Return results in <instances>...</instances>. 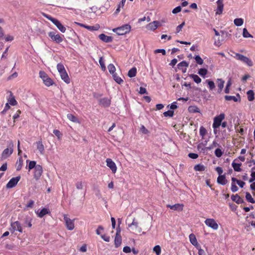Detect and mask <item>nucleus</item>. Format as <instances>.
Here are the masks:
<instances>
[{
  "instance_id": "f257e3e1",
  "label": "nucleus",
  "mask_w": 255,
  "mask_h": 255,
  "mask_svg": "<svg viewBox=\"0 0 255 255\" xmlns=\"http://www.w3.org/2000/svg\"><path fill=\"white\" fill-rule=\"evenodd\" d=\"M57 69L60 74L61 79L66 83L69 84L71 82L70 78H69L67 72L63 64L59 63L57 65Z\"/></svg>"
},
{
  "instance_id": "f03ea898",
  "label": "nucleus",
  "mask_w": 255,
  "mask_h": 255,
  "mask_svg": "<svg viewBox=\"0 0 255 255\" xmlns=\"http://www.w3.org/2000/svg\"><path fill=\"white\" fill-rule=\"evenodd\" d=\"M48 35L51 40L57 44L61 43L64 38V36L62 34L56 33L55 31H50L48 33Z\"/></svg>"
},
{
  "instance_id": "7ed1b4c3",
  "label": "nucleus",
  "mask_w": 255,
  "mask_h": 255,
  "mask_svg": "<svg viewBox=\"0 0 255 255\" xmlns=\"http://www.w3.org/2000/svg\"><path fill=\"white\" fill-rule=\"evenodd\" d=\"M131 26L129 24H124L120 27L113 29V31L119 35L126 34L130 31Z\"/></svg>"
},
{
  "instance_id": "20e7f679",
  "label": "nucleus",
  "mask_w": 255,
  "mask_h": 255,
  "mask_svg": "<svg viewBox=\"0 0 255 255\" xmlns=\"http://www.w3.org/2000/svg\"><path fill=\"white\" fill-rule=\"evenodd\" d=\"M225 118V115L224 113H221L219 115L214 117L212 127L214 128V132L216 133L215 129L218 128Z\"/></svg>"
},
{
  "instance_id": "39448f33",
  "label": "nucleus",
  "mask_w": 255,
  "mask_h": 255,
  "mask_svg": "<svg viewBox=\"0 0 255 255\" xmlns=\"http://www.w3.org/2000/svg\"><path fill=\"white\" fill-rule=\"evenodd\" d=\"M45 17L50 20L61 32L64 33L66 31V27L58 19L48 15H45Z\"/></svg>"
},
{
  "instance_id": "423d86ee",
  "label": "nucleus",
  "mask_w": 255,
  "mask_h": 255,
  "mask_svg": "<svg viewBox=\"0 0 255 255\" xmlns=\"http://www.w3.org/2000/svg\"><path fill=\"white\" fill-rule=\"evenodd\" d=\"M13 151V144L10 141L8 145V147L5 148L1 153V159H4L8 157Z\"/></svg>"
},
{
  "instance_id": "0eeeda50",
  "label": "nucleus",
  "mask_w": 255,
  "mask_h": 255,
  "mask_svg": "<svg viewBox=\"0 0 255 255\" xmlns=\"http://www.w3.org/2000/svg\"><path fill=\"white\" fill-rule=\"evenodd\" d=\"M235 58L245 63L250 67L253 66V62L252 60L243 55L237 53L235 54Z\"/></svg>"
},
{
  "instance_id": "6e6552de",
  "label": "nucleus",
  "mask_w": 255,
  "mask_h": 255,
  "mask_svg": "<svg viewBox=\"0 0 255 255\" xmlns=\"http://www.w3.org/2000/svg\"><path fill=\"white\" fill-rule=\"evenodd\" d=\"M128 227L130 228L135 233L138 234L141 233L142 229L138 226V222L135 220V218L133 219L132 223L128 225Z\"/></svg>"
},
{
  "instance_id": "1a4fd4ad",
  "label": "nucleus",
  "mask_w": 255,
  "mask_h": 255,
  "mask_svg": "<svg viewBox=\"0 0 255 255\" xmlns=\"http://www.w3.org/2000/svg\"><path fill=\"white\" fill-rule=\"evenodd\" d=\"M204 222L208 227L213 229L214 230H217L219 228L218 224L214 219H207Z\"/></svg>"
},
{
  "instance_id": "9d476101",
  "label": "nucleus",
  "mask_w": 255,
  "mask_h": 255,
  "mask_svg": "<svg viewBox=\"0 0 255 255\" xmlns=\"http://www.w3.org/2000/svg\"><path fill=\"white\" fill-rule=\"evenodd\" d=\"M64 220L65 222L66 228L69 230H72L75 228L74 220L70 219L66 215H64Z\"/></svg>"
},
{
  "instance_id": "9b49d317",
  "label": "nucleus",
  "mask_w": 255,
  "mask_h": 255,
  "mask_svg": "<svg viewBox=\"0 0 255 255\" xmlns=\"http://www.w3.org/2000/svg\"><path fill=\"white\" fill-rule=\"evenodd\" d=\"M10 231L13 233L15 231H17L20 233H22V228L21 224L18 221H15L11 223Z\"/></svg>"
},
{
  "instance_id": "f8f14e48",
  "label": "nucleus",
  "mask_w": 255,
  "mask_h": 255,
  "mask_svg": "<svg viewBox=\"0 0 255 255\" xmlns=\"http://www.w3.org/2000/svg\"><path fill=\"white\" fill-rule=\"evenodd\" d=\"M20 179V176H18L15 177H13L10 179L8 182L6 184V187L7 188H11L14 187Z\"/></svg>"
},
{
  "instance_id": "ddd939ff",
  "label": "nucleus",
  "mask_w": 255,
  "mask_h": 255,
  "mask_svg": "<svg viewBox=\"0 0 255 255\" xmlns=\"http://www.w3.org/2000/svg\"><path fill=\"white\" fill-rule=\"evenodd\" d=\"M224 0H218L217 1V8L215 10L216 15H220L222 13L224 9Z\"/></svg>"
},
{
  "instance_id": "4468645a",
  "label": "nucleus",
  "mask_w": 255,
  "mask_h": 255,
  "mask_svg": "<svg viewBox=\"0 0 255 255\" xmlns=\"http://www.w3.org/2000/svg\"><path fill=\"white\" fill-rule=\"evenodd\" d=\"M107 165L112 170L113 173H115L117 171V167L115 163L111 158H107L106 159Z\"/></svg>"
},
{
  "instance_id": "2eb2a0df",
  "label": "nucleus",
  "mask_w": 255,
  "mask_h": 255,
  "mask_svg": "<svg viewBox=\"0 0 255 255\" xmlns=\"http://www.w3.org/2000/svg\"><path fill=\"white\" fill-rule=\"evenodd\" d=\"M166 207L167 208H170L171 210H173L174 211H182L183 210L184 205L183 204H175L173 205H171L170 204H167L166 205Z\"/></svg>"
},
{
  "instance_id": "dca6fc26",
  "label": "nucleus",
  "mask_w": 255,
  "mask_h": 255,
  "mask_svg": "<svg viewBox=\"0 0 255 255\" xmlns=\"http://www.w3.org/2000/svg\"><path fill=\"white\" fill-rule=\"evenodd\" d=\"M43 172L42 167L40 165H37L34 168V177L36 179H38L42 175Z\"/></svg>"
},
{
  "instance_id": "f3484780",
  "label": "nucleus",
  "mask_w": 255,
  "mask_h": 255,
  "mask_svg": "<svg viewBox=\"0 0 255 255\" xmlns=\"http://www.w3.org/2000/svg\"><path fill=\"white\" fill-rule=\"evenodd\" d=\"M7 92L9 94L7 97L8 103L12 106L16 105L17 104V102L15 100V97L13 96L12 93L10 91H8Z\"/></svg>"
},
{
  "instance_id": "a211bd4d",
  "label": "nucleus",
  "mask_w": 255,
  "mask_h": 255,
  "mask_svg": "<svg viewBox=\"0 0 255 255\" xmlns=\"http://www.w3.org/2000/svg\"><path fill=\"white\" fill-rule=\"evenodd\" d=\"M99 104L104 107H108L111 105V100L108 98H103L99 100Z\"/></svg>"
},
{
  "instance_id": "6ab92c4d",
  "label": "nucleus",
  "mask_w": 255,
  "mask_h": 255,
  "mask_svg": "<svg viewBox=\"0 0 255 255\" xmlns=\"http://www.w3.org/2000/svg\"><path fill=\"white\" fill-rule=\"evenodd\" d=\"M99 38L105 42H111L113 41V37L112 36L106 35V34L102 33L99 35Z\"/></svg>"
},
{
  "instance_id": "aec40b11",
  "label": "nucleus",
  "mask_w": 255,
  "mask_h": 255,
  "mask_svg": "<svg viewBox=\"0 0 255 255\" xmlns=\"http://www.w3.org/2000/svg\"><path fill=\"white\" fill-rule=\"evenodd\" d=\"M76 24H78V25L80 26L81 27H84V28L87 29L88 30H89L90 31L97 30H98V29L99 28V25L89 26V25H86L85 24L80 23H78V22H76Z\"/></svg>"
},
{
  "instance_id": "412c9836",
  "label": "nucleus",
  "mask_w": 255,
  "mask_h": 255,
  "mask_svg": "<svg viewBox=\"0 0 255 255\" xmlns=\"http://www.w3.org/2000/svg\"><path fill=\"white\" fill-rule=\"evenodd\" d=\"M237 161V159H234L232 163V166L235 171L241 172L242 171V169L241 168L242 163L236 162Z\"/></svg>"
},
{
  "instance_id": "4be33fe9",
  "label": "nucleus",
  "mask_w": 255,
  "mask_h": 255,
  "mask_svg": "<svg viewBox=\"0 0 255 255\" xmlns=\"http://www.w3.org/2000/svg\"><path fill=\"white\" fill-rule=\"evenodd\" d=\"M231 199L232 201H233L234 202H236L238 204L244 202V200L242 198H241V197L237 194H236V195H232Z\"/></svg>"
},
{
  "instance_id": "5701e85b",
  "label": "nucleus",
  "mask_w": 255,
  "mask_h": 255,
  "mask_svg": "<svg viewBox=\"0 0 255 255\" xmlns=\"http://www.w3.org/2000/svg\"><path fill=\"white\" fill-rule=\"evenodd\" d=\"M159 22L157 21H154L149 23L147 26V28L150 30H155L158 26Z\"/></svg>"
},
{
  "instance_id": "b1692460",
  "label": "nucleus",
  "mask_w": 255,
  "mask_h": 255,
  "mask_svg": "<svg viewBox=\"0 0 255 255\" xmlns=\"http://www.w3.org/2000/svg\"><path fill=\"white\" fill-rule=\"evenodd\" d=\"M37 149L39 151L40 153L43 154L44 152V147L42 143V141L39 140L36 142Z\"/></svg>"
},
{
  "instance_id": "393cba45",
  "label": "nucleus",
  "mask_w": 255,
  "mask_h": 255,
  "mask_svg": "<svg viewBox=\"0 0 255 255\" xmlns=\"http://www.w3.org/2000/svg\"><path fill=\"white\" fill-rule=\"evenodd\" d=\"M217 182L221 185H224L228 182L225 175L219 176L217 178Z\"/></svg>"
},
{
  "instance_id": "a878e982",
  "label": "nucleus",
  "mask_w": 255,
  "mask_h": 255,
  "mask_svg": "<svg viewBox=\"0 0 255 255\" xmlns=\"http://www.w3.org/2000/svg\"><path fill=\"white\" fill-rule=\"evenodd\" d=\"M23 160L21 156H20L16 161L15 167L17 171H19L21 169L23 166Z\"/></svg>"
},
{
  "instance_id": "bb28decb",
  "label": "nucleus",
  "mask_w": 255,
  "mask_h": 255,
  "mask_svg": "<svg viewBox=\"0 0 255 255\" xmlns=\"http://www.w3.org/2000/svg\"><path fill=\"white\" fill-rule=\"evenodd\" d=\"M188 66H189V63H187L185 61H183L180 62L178 64V68L180 69L182 67H184L185 68L184 69H182V68L181 69L183 72H185L186 71V68L187 67H188Z\"/></svg>"
},
{
  "instance_id": "cd10ccee",
  "label": "nucleus",
  "mask_w": 255,
  "mask_h": 255,
  "mask_svg": "<svg viewBox=\"0 0 255 255\" xmlns=\"http://www.w3.org/2000/svg\"><path fill=\"white\" fill-rule=\"evenodd\" d=\"M189 240L190 243L194 246H197L198 245V242L196 239V236L194 234H191L189 236Z\"/></svg>"
},
{
  "instance_id": "c85d7f7f",
  "label": "nucleus",
  "mask_w": 255,
  "mask_h": 255,
  "mask_svg": "<svg viewBox=\"0 0 255 255\" xmlns=\"http://www.w3.org/2000/svg\"><path fill=\"white\" fill-rule=\"evenodd\" d=\"M49 213H50V212L48 209L46 208H43L39 212H37L38 216L40 218H42L46 214H48Z\"/></svg>"
},
{
  "instance_id": "c756f323",
  "label": "nucleus",
  "mask_w": 255,
  "mask_h": 255,
  "mask_svg": "<svg viewBox=\"0 0 255 255\" xmlns=\"http://www.w3.org/2000/svg\"><path fill=\"white\" fill-rule=\"evenodd\" d=\"M67 118L71 121L75 123H79V121L78 118L75 117L74 115L71 114H68L67 115Z\"/></svg>"
},
{
  "instance_id": "7c9ffc66",
  "label": "nucleus",
  "mask_w": 255,
  "mask_h": 255,
  "mask_svg": "<svg viewBox=\"0 0 255 255\" xmlns=\"http://www.w3.org/2000/svg\"><path fill=\"white\" fill-rule=\"evenodd\" d=\"M114 242L116 247H119V246H120L122 243L121 236H116Z\"/></svg>"
},
{
  "instance_id": "2f4dec72",
  "label": "nucleus",
  "mask_w": 255,
  "mask_h": 255,
  "mask_svg": "<svg viewBox=\"0 0 255 255\" xmlns=\"http://www.w3.org/2000/svg\"><path fill=\"white\" fill-rule=\"evenodd\" d=\"M224 81H223L221 79H218V92L221 93L223 90L224 85Z\"/></svg>"
},
{
  "instance_id": "473e14b6",
  "label": "nucleus",
  "mask_w": 255,
  "mask_h": 255,
  "mask_svg": "<svg viewBox=\"0 0 255 255\" xmlns=\"http://www.w3.org/2000/svg\"><path fill=\"white\" fill-rule=\"evenodd\" d=\"M136 68L133 67L128 71V77L132 78L136 76Z\"/></svg>"
},
{
  "instance_id": "72a5a7b5",
  "label": "nucleus",
  "mask_w": 255,
  "mask_h": 255,
  "mask_svg": "<svg viewBox=\"0 0 255 255\" xmlns=\"http://www.w3.org/2000/svg\"><path fill=\"white\" fill-rule=\"evenodd\" d=\"M206 169L205 166L201 164H198L194 166V169L196 171H203Z\"/></svg>"
},
{
  "instance_id": "f704fd0d",
  "label": "nucleus",
  "mask_w": 255,
  "mask_h": 255,
  "mask_svg": "<svg viewBox=\"0 0 255 255\" xmlns=\"http://www.w3.org/2000/svg\"><path fill=\"white\" fill-rule=\"evenodd\" d=\"M44 84L47 87L53 85L54 83L53 81L49 77L46 78L44 81H43Z\"/></svg>"
},
{
  "instance_id": "c9c22d12",
  "label": "nucleus",
  "mask_w": 255,
  "mask_h": 255,
  "mask_svg": "<svg viewBox=\"0 0 255 255\" xmlns=\"http://www.w3.org/2000/svg\"><path fill=\"white\" fill-rule=\"evenodd\" d=\"M248 99L249 101H253L254 99V92L253 90H250L247 92Z\"/></svg>"
},
{
  "instance_id": "e433bc0d",
  "label": "nucleus",
  "mask_w": 255,
  "mask_h": 255,
  "mask_svg": "<svg viewBox=\"0 0 255 255\" xmlns=\"http://www.w3.org/2000/svg\"><path fill=\"white\" fill-rule=\"evenodd\" d=\"M32 219L30 217H26L24 222V226H27L29 228L32 227Z\"/></svg>"
},
{
  "instance_id": "4c0bfd02",
  "label": "nucleus",
  "mask_w": 255,
  "mask_h": 255,
  "mask_svg": "<svg viewBox=\"0 0 255 255\" xmlns=\"http://www.w3.org/2000/svg\"><path fill=\"white\" fill-rule=\"evenodd\" d=\"M251 178L249 179V182L250 183H252L255 181V167H253L252 168L251 170Z\"/></svg>"
},
{
  "instance_id": "58836bf2",
  "label": "nucleus",
  "mask_w": 255,
  "mask_h": 255,
  "mask_svg": "<svg viewBox=\"0 0 255 255\" xmlns=\"http://www.w3.org/2000/svg\"><path fill=\"white\" fill-rule=\"evenodd\" d=\"M246 200L251 203H255V199L252 197L251 194L249 192H246Z\"/></svg>"
},
{
  "instance_id": "ea45409f",
  "label": "nucleus",
  "mask_w": 255,
  "mask_h": 255,
  "mask_svg": "<svg viewBox=\"0 0 255 255\" xmlns=\"http://www.w3.org/2000/svg\"><path fill=\"white\" fill-rule=\"evenodd\" d=\"M189 76L192 79H193V80H194V81L195 83H196L197 84H199V83H200L201 82V79L197 75H196V74H191V75H190Z\"/></svg>"
},
{
  "instance_id": "a19ab883",
  "label": "nucleus",
  "mask_w": 255,
  "mask_h": 255,
  "mask_svg": "<svg viewBox=\"0 0 255 255\" xmlns=\"http://www.w3.org/2000/svg\"><path fill=\"white\" fill-rule=\"evenodd\" d=\"M231 180L232 181L236 182L238 185L241 188H243L246 184L245 182L238 180L235 177H232Z\"/></svg>"
},
{
  "instance_id": "79ce46f5",
  "label": "nucleus",
  "mask_w": 255,
  "mask_h": 255,
  "mask_svg": "<svg viewBox=\"0 0 255 255\" xmlns=\"http://www.w3.org/2000/svg\"><path fill=\"white\" fill-rule=\"evenodd\" d=\"M207 131L204 127L202 126L200 128L199 134L203 139L204 138V136L207 134Z\"/></svg>"
},
{
  "instance_id": "37998d69",
  "label": "nucleus",
  "mask_w": 255,
  "mask_h": 255,
  "mask_svg": "<svg viewBox=\"0 0 255 255\" xmlns=\"http://www.w3.org/2000/svg\"><path fill=\"white\" fill-rule=\"evenodd\" d=\"M114 80L118 84H120L123 82V80L121 79V77L118 76L116 73L112 74Z\"/></svg>"
},
{
  "instance_id": "c03bdc74",
  "label": "nucleus",
  "mask_w": 255,
  "mask_h": 255,
  "mask_svg": "<svg viewBox=\"0 0 255 255\" xmlns=\"http://www.w3.org/2000/svg\"><path fill=\"white\" fill-rule=\"evenodd\" d=\"M234 24L238 26H241L244 23V20L242 18H238L234 19Z\"/></svg>"
},
{
  "instance_id": "a18cd8bd",
  "label": "nucleus",
  "mask_w": 255,
  "mask_h": 255,
  "mask_svg": "<svg viewBox=\"0 0 255 255\" xmlns=\"http://www.w3.org/2000/svg\"><path fill=\"white\" fill-rule=\"evenodd\" d=\"M188 110L190 112H192L193 113L200 112V109L196 106H190L188 108Z\"/></svg>"
},
{
  "instance_id": "49530a36",
  "label": "nucleus",
  "mask_w": 255,
  "mask_h": 255,
  "mask_svg": "<svg viewBox=\"0 0 255 255\" xmlns=\"http://www.w3.org/2000/svg\"><path fill=\"white\" fill-rule=\"evenodd\" d=\"M206 82L208 83L209 88L210 90H213L215 88V85L213 81L207 79L206 80Z\"/></svg>"
},
{
  "instance_id": "de8ad7c7",
  "label": "nucleus",
  "mask_w": 255,
  "mask_h": 255,
  "mask_svg": "<svg viewBox=\"0 0 255 255\" xmlns=\"http://www.w3.org/2000/svg\"><path fill=\"white\" fill-rule=\"evenodd\" d=\"M108 70L109 71V72L111 74H114L116 71V67H115V66L114 65V64H110L108 66Z\"/></svg>"
},
{
  "instance_id": "09e8293b",
  "label": "nucleus",
  "mask_w": 255,
  "mask_h": 255,
  "mask_svg": "<svg viewBox=\"0 0 255 255\" xmlns=\"http://www.w3.org/2000/svg\"><path fill=\"white\" fill-rule=\"evenodd\" d=\"M99 63L100 64L101 69L103 71H105L106 70V67L105 65V63L102 57H101L99 59Z\"/></svg>"
},
{
  "instance_id": "8fccbe9b",
  "label": "nucleus",
  "mask_w": 255,
  "mask_h": 255,
  "mask_svg": "<svg viewBox=\"0 0 255 255\" xmlns=\"http://www.w3.org/2000/svg\"><path fill=\"white\" fill-rule=\"evenodd\" d=\"M225 99L226 101L233 100L234 102H237L238 101V99L235 96H233L226 95L225 96Z\"/></svg>"
},
{
  "instance_id": "3c124183",
  "label": "nucleus",
  "mask_w": 255,
  "mask_h": 255,
  "mask_svg": "<svg viewBox=\"0 0 255 255\" xmlns=\"http://www.w3.org/2000/svg\"><path fill=\"white\" fill-rule=\"evenodd\" d=\"M153 252L155 253L156 255L161 254V248L159 245H156L153 248Z\"/></svg>"
},
{
  "instance_id": "603ef678",
  "label": "nucleus",
  "mask_w": 255,
  "mask_h": 255,
  "mask_svg": "<svg viewBox=\"0 0 255 255\" xmlns=\"http://www.w3.org/2000/svg\"><path fill=\"white\" fill-rule=\"evenodd\" d=\"M208 71L205 68H201L198 71V74L201 76H205L207 74Z\"/></svg>"
},
{
  "instance_id": "864d4df0",
  "label": "nucleus",
  "mask_w": 255,
  "mask_h": 255,
  "mask_svg": "<svg viewBox=\"0 0 255 255\" xmlns=\"http://www.w3.org/2000/svg\"><path fill=\"white\" fill-rule=\"evenodd\" d=\"M243 35L245 38L253 37V36L249 33L247 28H245L243 29Z\"/></svg>"
},
{
  "instance_id": "5fc2aeb1",
  "label": "nucleus",
  "mask_w": 255,
  "mask_h": 255,
  "mask_svg": "<svg viewBox=\"0 0 255 255\" xmlns=\"http://www.w3.org/2000/svg\"><path fill=\"white\" fill-rule=\"evenodd\" d=\"M39 74V77L42 79L43 81L49 77L47 74L43 71H40Z\"/></svg>"
},
{
  "instance_id": "6e6d98bb",
  "label": "nucleus",
  "mask_w": 255,
  "mask_h": 255,
  "mask_svg": "<svg viewBox=\"0 0 255 255\" xmlns=\"http://www.w3.org/2000/svg\"><path fill=\"white\" fill-rule=\"evenodd\" d=\"M36 162L35 161H29L28 168L29 170H31L33 168H35V166H36Z\"/></svg>"
},
{
  "instance_id": "4d7b16f0",
  "label": "nucleus",
  "mask_w": 255,
  "mask_h": 255,
  "mask_svg": "<svg viewBox=\"0 0 255 255\" xmlns=\"http://www.w3.org/2000/svg\"><path fill=\"white\" fill-rule=\"evenodd\" d=\"M232 85L231 80L230 79L227 84L226 87L225 89V92L227 94L230 92V87Z\"/></svg>"
},
{
  "instance_id": "13d9d810",
  "label": "nucleus",
  "mask_w": 255,
  "mask_h": 255,
  "mask_svg": "<svg viewBox=\"0 0 255 255\" xmlns=\"http://www.w3.org/2000/svg\"><path fill=\"white\" fill-rule=\"evenodd\" d=\"M236 182L232 181L231 189L233 192H236L238 190V187L236 186Z\"/></svg>"
},
{
  "instance_id": "bf43d9fd",
  "label": "nucleus",
  "mask_w": 255,
  "mask_h": 255,
  "mask_svg": "<svg viewBox=\"0 0 255 255\" xmlns=\"http://www.w3.org/2000/svg\"><path fill=\"white\" fill-rule=\"evenodd\" d=\"M223 154V151L220 148H217L215 151V154L217 157H221Z\"/></svg>"
},
{
  "instance_id": "052dcab7",
  "label": "nucleus",
  "mask_w": 255,
  "mask_h": 255,
  "mask_svg": "<svg viewBox=\"0 0 255 255\" xmlns=\"http://www.w3.org/2000/svg\"><path fill=\"white\" fill-rule=\"evenodd\" d=\"M196 62L199 65H202L203 63V60L199 55L196 56L195 57Z\"/></svg>"
},
{
  "instance_id": "680f3d73",
  "label": "nucleus",
  "mask_w": 255,
  "mask_h": 255,
  "mask_svg": "<svg viewBox=\"0 0 255 255\" xmlns=\"http://www.w3.org/2000/svg\"><path fill=\"white\" fill-rule=\"evenodd\" d=\"M174 112L171 110H168L166 112H165L163 113V115L165 117H171L173 116Z\"/></svg>"
},
{
  "instance_id": "e2e57ef3",
  "label": "nucleus",
  "mask_w": 255,
  "mask_h": 255,
  "mask_svg": "<svg viewBox=\"0 0 255 255\" xmlns=\"http://www.w3.org/2000/svg\"><path fill=\"white\" fill-rule=\"evenodd\" d=\"M53 133L58 137V139H60L62 136V133L58 129H54Z\"/></svg>"
},
{
  "instance_id": "0e129e2a",
  "label": "nucleus",
  "mask_w": 255,
  "mask_h": 255,
  "mask_svg": "<svg viewBox=\"0 0 255 255\" xmlns=\"http://www.w3.org/2000/svg\"><path fill=\"white\" fill-rule=\"evenodd\" d=\"M75 185L78 189H82L83 188V183L82 181H78Z\"/></svg>"
},
{
  "instance_id": "69168bd1",
  "label": "nucleus",
  "mask_w": 255,
  "mask_h": 255,
  "mask_svg": "<svg viewBox=\"0 0 255 255\" xmlns=\"http://www.w3.org/2000/svg\"><path fill=\"white\" fill-rule=\"evenodd\" d=\"M217 146H219V144L216 141H213L212 144L209 147H207V148L209 150H211Z\"/></svg>"
},
{
  "instance_id": "338daca9",
  "label": "nucleus",
  "mask_w": 255,
  "mask_h": 255,
  "mask_svg": "<svg viewBox=\"0 0 255 255\" xmlns=\"http://www.w3.org/2000/svg\"><path fill=\"white\" fill-rule=\"evenodd\" d=\"M154 53H161L163 55H165L166 54V51L163 49H157L154 50Z\"/></svg>"
},
{
  "instance_id": "774afa93",
  "label": "nucleus",
  "mask_w": 255,
  "mask_h": 255,
  "mask_svg": "<svg viewBox=\"0 0 255 255\" xmlns=\"http://www.w3.org/2000/svg\"><path fill=\"white\" fill-rule=\"evenodd\" d=\"M185 25V22H183L181 24H180V25H179L177 27H176V32L177 33H178L179 32L182 28H183V27Z\"/></svg>"
}]
</instances>
